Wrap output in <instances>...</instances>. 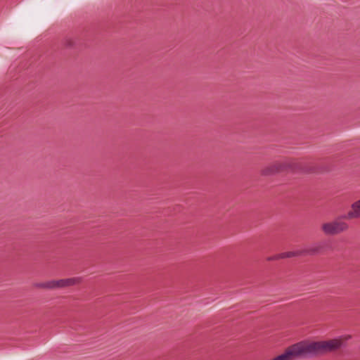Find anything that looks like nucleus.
I'll use <instances>...</instances> for the list:
<instances>
[{"label": "nucleus", "mask_w": 360, "mask_h": 360, "mask_svg": "<svg viewBox=\"0 0 360 360\" xmlns=\"http://www.w3.org/2000/svg\"><path fill=\"white\" fill-rule=\"evenodd\" d=\"M81 282V278L78 277L52 280L38 285L39 288L45 289H56L63 288L69 286L79 284Z\"/></svg>", "instance_id": "7ed1b4c3"}, {"label": "nucleus", "mask_w": 360, "mask_h": 360, "mask_svg": "<svg viewBox=\"0 0 360 360\" xmlns=\"http://www.w3.org/2000/svg\"><path fill=\"white\" fill-rule=\"evenodd\" d=\"M319 250V248L315 247V248H312L309 250H307L306 252L309 254H315V253L318 252Z\"/></svg>", "instance_id": "0eeeda50"}, {"label": "nucleus", "mask_w": 360, "mask_h": 360, "mask_svg": "<svg viewBox=\"0 0 360 360\" xmlns=\"http://www.w3.org/2000/svg\"><path fill=\"white\" fill-rule=\"evenodd\" d=\"M301 253H302L301 252H298V251H297V252L290 251V252H283V253H281L280 255H278L274 258L269 257L268 260H271L273 259H284V258H288V257H292L298 256V255H301Z\"/></svg>", "instance_id": "423d86ee"}, {"label": "nucleus", "mask_w": 360, "mask_h": 360, "mask_svg": "<svg viewBox=\"0 0 360 360\" xmlns=\"http://www.w3.org/2000/svg\"><path fill=\"white\" fill-rule=\"evenodd\" d=\"M349 228L348 224L340 220H333L323 223L321 230L326 235L335 236L346 231Z\"/></svg>", "instance_id": "20e7f679"}, {"label": "nucleus", "mask_w": 360, "mask_h": 360, "mask_svg": "<svg viewBox=\"0 0 360 360\" xmlns=\"http://www.w3.org/2000/svg\"><path fill=\"white\" fill-rule=\"evenodd\" d=\"M298 167L295 160L286 159L282 161H275L264 167L260 171L262 176H271L288 170L294 171Z\"/></svg>", "instance_id": "f03ea898"}, {"label": "nucleus", "mask_w": 360, "mask_h": 360, "mask_svg": "<svg viewBox=\"0 0 360 360\" xmlns=\"http://www.w3.org/2000/svg\"><path fill=\"white\" fill-rule=\"evenodd\" d=\"M360 217V200L354 202L352 205V210L346 216L342 217L343 219H352Z\"/></svg>", "instance_id": "39448f33"}, {"label": "nucleus", "mask_w": 360, "mask_h": 360, "mask_svg": "<svg viewBox=\"0 0 360 360\" xmlns=\"http://www.w3.org/2000/svg\"><path fill=\"white\" fill-rule=\"evenodd\" d=\"M350 338V335H344L323 341H302L288 347L283 354L271 360H295L306 355L332 352L343 347Z\"/></svg>", "instance_id": "f257e3e1"}]
</instances>
